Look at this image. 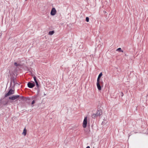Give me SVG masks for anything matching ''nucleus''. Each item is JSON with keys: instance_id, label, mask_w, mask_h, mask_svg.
Masks as SVG:
<instances>
[{"instance_id": "nucleus-9", "label": "nucleus", "mask_w": 148, "mask_h": 148, "mask_svg": "<svg viewBox=\"0 0 148 148\" xmlns=\"http://www.w3.org/2000/svg\"><path fill=\"white\" fill-rule=\"evenodd\" d=\"M34 81L36 83V86H37V87L38 88L39 87V84H38V83L37 81V80L36 79V77L34 76Z\"/></svg>"}, {"instance_id": "nucleus-22", "label": "nucleus", "mask_w": 148, "mask_h": 148, "mask_svg": "<svg viewBox=\"0 0 148 148\" xmlns=\"http://www.w3.org/2000/svg\"><path fill=\"white\" fill-rule=\"evenodd\" d=\"M44 95H46V94H44Z\"/></svg>"}, {"instance_id": "nucleus-4", "label": "nucleus", "mask_w": 148, "mask_h": 148, "mask_svg": "<svg viewBox=\"0 0 148 148\" xmlns=\"http://www.w3.org/2000/svg\"><path fill=\"white\" fill-rule=\"evenodd\" d=\"M19 97V95H13L12 96L9 97V99L13 101L17 99Z\"/></svg>"}, {"instance_id": "nucleus-19", "label": "nucleus", "mask_w": 148, "mask_h": 148, "mask_svg": "<svg viewBox=\"0 0 148 148\" xmlns=\"http://www.w3.org/2000/svg\"><path fill=\"white\" fill-rule=\"evenodd\" d=\"M35 103V101L34 100H33L32 102V104H33Z\"/></svg>"}, {"instance_id": "nucleus-3", "label": "nucleus", "mask_w": 148, "mask_h": 148, "mask_svg": "<svg viewBox=\"0 0 148 148\" xmlns=\"http://www.w3.org/2000/svg\"><path fill=\"white\" fill-rule=\"evenodd\" d=\"M87 117H85L83 123V127L84 128L86 127L87 123Z\"/></svg>"}, {"instance_id": "nucleus-16", "label": "nucleus", "mask_w": 148, "mask_h": 148, "mask_svg": "<svg viewBox=\"0 0 148 148\" xmlns=\"http://www.w3.org/2000/svg\"><path fill=\"white\" fill-rule=\"evenodd\" d=\"M14 65L16 66H19L20 65L19 64H17L16 62H15L14 63Z\"/></svg>"}, {"instance_id": "nucleus-5", "label": "nucleus", "mask_w": 148, "mask_h": 148, "mask_svg": "<svg viewBox=\"0 0 148 148\" xmlns=\"http://www.w3.org/2000/svg\"><path fill=\"white\" fill-rule=\"evenodd\" d=\"M57 11L56 9L54 8H53L51 10L50 14L52 16L55 15Z\"/></svg>"}, {"instance_id": "nucleus-8", "label": "nucleus", "mask_w": 148, "mask_h": 148, "mask_svg": "<svg viewBox=\"0 0 148 148\" xmlns=\"http://www.w3.org/2000/svg\"><path fill=\"white\" fill-rule=\"evenodd\" d=\"M100 82H97V85L98 89L100 90H101V87L100 84Z\"/></svg>"}, {"instance_id": "nucleus-6", "label": "nucleus", "mask_w": 148, "mask_h": 148, "mask_svg": "<svg viewBox=\"0 0 148 148\" xmlns=\"http://www.w3.org/2000/svg\"><path fill=\"white\" fill-rule=\"evenodd\" d=\"M35 86V83L34 82L31 83L29 82L27 84V86L29 88H32Z\"/></svg>"}, {"instance_id": "nucleus-10", "label": "nucleus", "mask_w": 148, "mask_h": 148, "mask_svg": "<svg viewBox=\"0 0 148 148\" xmlns=\"http://www.w3.org/2000/svg\"><path fill=\"white\" fill-rule=\"evenodd\" d=\"M102 73H101L99 75V76H98V77L97 78V82H100V79L101 77L102 76Z\"/></svg>"}, {"instance_id": "nucleus-11", "label": "nucleus", "mask_w": 148, "mask_h": 148, "mask_svg": "<svg viewBox=\"0 0 148 148\" xmlns=\"http://www.w3.org/2000/svg\"><path fill=\"white\" fill-rule=\"evenodd\" d=\"M18 98L19 101L24 100V97L23 96H20V95H19V97Z\"/></svg>"}, {"instance_id": "nucleus-15", "label": "nucleus", "mask_w": 148, "mask_h": 148, "mask_svg": "<svg viewBox=\"0 0 148 148\" xmlns=\"http://www.w3.org/2000/svg\"><path fill=\"white\" fill-rule=\"evenodd\" d=\"M116 51H119V52H123V50L122 49H121V48H119L118 49H117L116 50Z\"/></svg>"}, {"instance_id": "nucleus-18", "label": "nucleus", "mask_w": 148, "mask_h": 148, "mask_svg": "<svg viewBox=\"0 0 148 148\" xmlns=\"http://www.w3.org/2000/svg\"><path fill=\"white\" fill-rule=\"evenodd\" d=\"M13 82L14 83V85L15 84L14 83V80L13 79V80L11 81V84H12V82Z\"/></svg>"}, {"instance_id": "nucleus-1", "label": "nucleus", "mask_w": 148, "mask_h": 148, "mask_svg": "<svg viewBox=\"0 0 148 148\" xmlns=\"http://www.w3.org/2000/svg\"><path fill=\"white\" fill-rule=\"evenodd\" d=\"M8 101H7L5 98H3L0 100V106L2 105H6L8 104Z\"/></svg>"}, {"instance_id": "nucleus-17", "label": "nucleus", "mask_w": 148, "mask_h": 148, "mask_svg": "<svg viewBox=\"0 0 148 148\" xmlns=\"http://www.w3.org/2000/svg\"><path fill=\"white\" fill-rule=\"evenodd\" d=\"M86 21L87 22H88L89 21V18L88 17H86Z\"/></svg>"}, {"instance_id": "nucleus-14", "label": "nucleus", "mask_w": 148, "mask_h": 148, "mask_svg": "<svg viewBox=\"0 0 148 148\" xmlns=\"http://www.w3.org/2000/svg\"><path fill=\"white\" fill-rule=\"evenodd\" d=\"M54 33V31H49V35H53Z\"/></svg>"}, {"instance_id": "nucleus-13", "label": "nucleus", "mask_w": 148, "mask_h": 148, "mask_svg": "<svg viewBox=\"0 0 148 148\" xmlns=\"http://www.w3.org/2000/svg\"><path fill=\"white\" fill-rule=\"evenodd\" d=\"M92 118L95 119L98 116H97L96 114H93L92 116Z\"/></svg>"}, {"instance_id": "nucleus-21", "label": "nucleus", "mask_w": 148, "mask_h": 148, "mask_svg": "<svg viewBox=\"0 0 148 148\" xmlns=\"http://www.w3.org/2000/svg\"><path fill=\"white\" fill-rule=\"evenodd\" d=\"M103 83V82H100V84H101Z\"/></svg>"}, {"instance_id": "nucleus-7", "label": "nucleus", "mask_w": 148, "mask_h": 148, "mask_svg": "<svg viewBox=\"0 0 148 148\" xmlns=\"http://www.w3.org/2000/svg\"><path fill=\"white\" fill-rule=\"evenodd\" d=\"M96 114L98 117L100 116L102 114V110L101 109L98 110Z\"/></svg>"}, {"instance_id": "nucleus-20", "label": "nucleus", "mask_w": 148, "mask_h": 148, "mask_svg": "<svg viewBox=\"0 0 148 148\" xmlns=\"http://www.w3.org/2000/svg\"><path fill=\"white\" fill-rule=\"evenodd\" d=\"M86 148H90V147L89 146H88L86 147Z\"/></svg>"}, {"instance_id": "nucleus-12", "label": "nucleus", "mask_w": 148, "mask_h": 148, "mask_svg": "<svg viewBox=\"0 0 148 148\" xmlns=\"http://www.w3.org/2000/svg\"><path fill=\"white\" fill-rule=\"evenodd\" d=\"M27 134V130L26 129V128H25L23 130V132L22 133V134L24 136H25Z\"/></svg>"}, {"instance_id": "nucleus-2", "label": "nucleus", "mask_w": 148, "mask_h": 148, "mask_svg": "<svg viewBox=\"0 0 148 148\" xmlns=\"http://www.w3.org/2000/svg\"><path fill=\"white\" fill-rule=\"evenodd\" d=\"M14 90L10 89L9 90V91L8 92L5 94V97H6L8 96H10L14 94Z\"/></svg>"}]
</instances>
